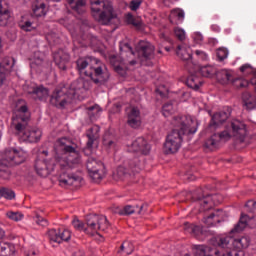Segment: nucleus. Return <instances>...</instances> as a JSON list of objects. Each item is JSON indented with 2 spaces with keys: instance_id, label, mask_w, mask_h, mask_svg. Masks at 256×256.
Here are the masks:
<instances>
[{
  "instance_id": "nucleus-1",
  "label": "nucleus",
  "mask_w": 256,
  "mask_h": 256,
  "mask_svg": "<svg viewBox=\"0 0 256 256\" xmlns=\"http://www.w3.org/2000/svg\"><path fill=\"white\" fill-rule=\"evenodd\" d=\"M55 145L59 151H62L63 155H67L66 161H60V169L62 170L58 178L60 187H81L83 178L71 172L73 167L81 165L79 146L67 137L59 138Z\"/></svg>"
},
{
  "instance_id": "nucleus-2",
  "label": "nucleus",
  "mask_w": 256,
  "mask_h": 256,
  "mask_svg": "<svg viewBox=\"0 0 256 256\" xmlns=\"http://www.w3.org/2000/svg\"><path fill=\"white\" fill-rule=\"evenodd\" d=\"M172 125L176 127L167 136L164 144V151L167 154L177 153L183 143V135H193L197 133V121L191 116H174Z\"/></svg>"
},
{
  "instance_id": "nucleus-3",
  "label": "nucleus",
  "mask_w": 256,
  "mask_h": 256,
  "mask_svg": "<svg viewBox=\"0 0 256 256\" xmlns=\"http://www.w3.org/2000/svg\"><path fill=\"white\" fill-rule=\"evenodd\" d=\"M29 121H31V112L26 104L18 107L16 113L12 116V127L20 141L24 143H37L41 140V130L29 129Z\"/></svg>"
},
{
  "instance_id": "nucleus-4",
  "label": "nucleus",
  "mask_w": 256,
  "mask_h": 256,
  "mask_svg": "<svg viewBox=\"0 0 256 256\" xmlns=\"http://www.w3.org/2000/svg\"><path fill=\"white\" fill-rule=\"evenodd\" d=\"M76 69L80 75L89 77L92 83L101 87L109 81V71L105 65H100L97 58L91 56L80 57L76 60Z\"/></svg>"
},
{
  "instance_id": "nucleus-5",
  "label": "nucleus",
  "mask_w": 256,
  "mask_h": 256,
  "mask_svg": "<svg viewBox=\"0 0 256 256\" xmlns=\"http://www.w3.org/2000/svg\"><path fill=\"white\" fill-rule=\"evenodd\" d=\"M72 225L76 231H84L87 235H95V233H99V231L105 232L111 227L107 216L97 214H89L86 216V226L85 223L78 218L73 219Z\"/></svg>"
},
{
  "instance_id": "nucleus-6",
  "label": "nucleus",
  "mask_w": 256,
  "mask_h": 256,
  "mask_svg": "<svg viewBox=\"0 0 256 256\" xmlns=\"http://www.w3.org/2000/svg\"><path fill=\"white\" fill-rule=\"evenodd\" d=\"M92 16L101 25H109L117 17L109 0H90Z\"/></svg>"
},
{
  "instance_id": "nucleus-7",
  "label": "nucleus",
  "mask_w": 256,
  "mask_h": 256,
  "mask_svg": "<svg viewBox=\"0 0 256 256\" xmlns=\"http://www.w3.org/2000/svg\"><path fill=\"white\" fill-rule=\"evenodd\" d=\"M24 162L25 156L21 152L15 149L5 150L0 160V179L5 181L11 179V170L9 168L13 167V165H21Z\"/></svg>"
},
{
  "instance_id": "nucleus-8",
  "label": "nucleus",
  "mask_w": 256,
  "mask_h": 256,
  "mask_svg": "<svg viewBox=\"0 0 256 256\" xmlns=\"http://www.w3.org/2000/svg\"><path fill=\"white\" fill-rule=\"evenodd\" d=\"M211 245H218L222 249H229V245H233L237 251H243L251 245V238L249 236H242L241 238L233 239L230 236H216L210 239Z\"/></svg>"
},
{
  "instance_id": "nucleus-9",
  "label": "nucleus",
  "mask_w": 256,
  "mask_h": 256,
  "mask_svg": "<svg viewBox=\"0 0 256 256\" xmlns=\"http://www.w3.org/2000/svg\"><path fill=\"white\" fill-rule=\"evenodd\" d=\"M86 168L94 183L101 182L103 177H105V164H103L101 160H97L93 157L88 158L86 162Z\"/></svg>"
},
{
  "instance_id": "nucleus-10",
  "label": "nucleus",
  "mask_w": 256,
  "mask_h": 256,
  "mask_svg": "<svg viewBox=\"0 0 256 256\" xmlns=\"http://www.w3.org/2000/svg\"><path fill=\"white\" fill-rule=\"evenodd\" d=\"M73 101L67 88H56L50 96V105L57 107V109H65Z\"/></svg>"
},
{
  "instance_id": "nucleus-11",
  "label": "nucleus",
  "mask_w": 256,
  "mask_h": 256,
  "mask_svg": "<svg viewBox=\"0 0 256 256\" xmlns=\"http://www.w3.org/2000/svg\"><path fill=\"white\" fill-rule=\"evenodd\" d=\"M91 85L92 80H87L83 77H80L71 83L67 92L70 94L72 99H75V97H79V95H81V93L84 91H89V89H91Z\"/></svg>"
},
{
  "instance_id": "nucleus-12",
  "label": "nucleus",
  "mask_w": 256,
  "mask_h": 256,
  "mask_svg": "<svg viewBox=\"0 0 256 256\" xmlns=\"http://www.w3.org/2000/svg\"><path fill=\"white\" fill-rule=\"evenodd\" d=\"M139 161L137 159L129 160L124 166H119L116 170V177L118 179H127L135 173H139L141 168H139Z\"/></svg>"
},
{
  "instance_id": "nucleus-13",
  "label": "nucleus",
  "mask_w": 256,
  "mask_h": 256,
  "mask_svg": "<svg viewBox=\"0 0 256 256\" xmlns=\"http://www.w3.org/2000/svg\"><path fill=\"white\" fill-rule=\"evenodd\" d=\"M136 53L140 61H151L155 57V46L148 41H140L136 46Z\"/></svg>"
},
{
  "instance_id": "nucleus-14",
  "label": "nucleus",
  "mask_w": 256,
  "mask_h": 256,
  "mask_svg": "<svg viewBox=\"0 0 256 256\" xmlns=\"http://www.w3.org/2000/svg\"><path fill=\"white\" fill-rule=\"evenodd\" d=\"M100 131L101 128L98 125H94L86 131L88 141L86 143V147L84 148L85 155H91L93 147H97L99 145Z\"/></svg>"
},
{
  "instance_id": "nucleus-15",
  "label": "nucleus",
  "mask_w": 256,
  "mask_h": 256,
  "mask_svg": "<svg viewBox=\"0 0 256 256\" xmlns=\"http://www.w3.org/2000/svg\"><path fill=\"white\" fill-rule=\"evenodd\" d=\"M35 171L40 177H49L55 171V160H45L38 158L35 161Z\"/></svg>"
},
{
  "instance_id": "nucleus-16",
  "label": "nucleus",
  "mask_w": 256,
  "mask_h": 256,
  "mask_svg": "<svg viewBox=\"0 0 256 256\" xmlns=\"http://www.w3.org/2000/svg\"><path fill=\"white\" fill-rule=\"evenodd\" d=\"M15 65V60L6 57L0 62V87L7 85L9 83V77L13 71Z\"/></svg>"
},
{
  "instance_id": "nucleus-17",
  "label": "nucleus",
  "mask_w": 256,
  "mask_h": 256,
  "mask_svg": "<svg viewBox=\"0 0 256 256\" xmlns=\"http://www.w3.org/2000/svg\"><path fill=\"white\" fill-rule=\"evenodd\" d=\"M231 135L235 137L240 143H245V137H247V125L241 120H232L231 124Z\"/></svg>"
},
{
  "instance_id": "nucleus-18",
  "label": "nucleus",
  "mask_w": 256,
  "mask_h": 256,
  "mask_svg": "<svg viewBox=\"0 0 256 256\" xmlns=\"http://www.w3.org/2000/svg\"><path fill=\"white\" fill-rule=\"evenodd\" d=\"M231 135L233 134L227 131H223L219 134H213L205 141L204 147H206V149H209V151H215V149L219 148V143H221L222 140L229 141V139H231Z\"/></svg>"
},
{
  "instance_id": "nucleus-19",
  "label": "nucleus",
  "mask_w": 256,
  "mask_h": 256,
  "mask_svg": "<svg viewBox=\"0 0 256 256\" xmlns=\"http://www.w3.org/2000/svg\"><path fill=\"white\" fill-rule=\"evenodd\" d=\"M127 125L131 127V129H139L141 127V110L137 107H132L127 112Z\"/></svg>"
},
{
  "instance_id": "nucleus-20",
  "label": "nucleus",
  "mask_w": 256,
  "mask_h": 256,
  "mask_svg": "<svg viewBox=\"0 0 256 256\" xmlns=\"http://www.w3.org/2000/svg\"><path fill=\"white\" fill-rule=\"evenodd\" d=\"M132 149L135 153H142V155H149L151 153V145L143 137H138L132 143Z\"/></svg>"
},
{
  "instance_id": "nucleus-21",
  "label": "nucleus",
  "mask_w": 256,
  "mask_h": 256,
  "mask_svg": "<svg viewBox=\"0 0 256 256\" xmlns=\"http://www.w3.org/2000/svg\"><path fill=\"white\" fill-rule=\"evenodd\" d=\"M211 246H197L195 249L196 255L199 256H222L221 251L217 249V247H221L219 245H213L210 243Z\"/></svg>"
},
{
  "instance_id": "nucleus-22",
  "label": "nucleus",
  "mask_w": 256,
  "mask_h": 256,
  "mask_svg": "<svg viewBox=\"0 0 256 256\" xmlns=\"http://www.w3.org/2000/svg\"><path fill=\"white\" fill-rule=\"evenodd\" d=\"M201 194V190H198L197 193L193 194V199L194 201H199V205L201 206L200 209L201 211H209L211 207H213V202L211 195H202V196H197Z\"/></svg>"
},
{
  "instance_id": "nucleus-23",
  "label": "nucleus",
  "mask_w": 256,
  "mask_h": 256,
  "mask_svg": "<svg viewBox=\"0 0 256 256\" xmlns=\"http://www.w3.org/2000/svg\"><path fill=\"white\" fill-rule=\"evenodd\" d=\"M71 56L67 52L58 51L54 54L55 64L61 69V71H67V63H69Z\"/></svg>"
},
{
  "instance_id": "nucleus-24",
  "label": "nucleus",
  "mask_w": 256,
  "mask_h": 256,
  "mask_svg": "<svg viewBox=\"0 0 256 256\" xmlns=\"http://www.w3.org/2000/svg\"><path fill=\"white\" fill-rule=\"evenodd\" d=\"M32 95L33 99L38 100V101H47V97H49V89L46 87L40 85L36 86L32 89L30 92Z\"/></svg>"
},
{
  "instance_id": "nucleus-25",
  "label": "nucleus",
  "mask_w": 256,
  "mask_h": 256,
  "mask_svg": "<svg viewBox=\"0 0 256 256\" xmlns=\"http://www.w3.org/2000/svg\"><path fill=\"white\" fill-rule=\"evenodd\" d=\"M231 116V111L227 110L225 111H220L215 113L212 116V123H210V127H215L217 125H222V123H225L227 119Z\"/></svg>"
},
{
  "instance_id": "nucleus-26",
  "label": "nucleus",
  "mask_w": 256,
  "mask_h": 256,
  "mask_svg": "<svg viewBox=\"0 0 256 256\" xmlns=\"http://www.w3.org/2000/svg\"><path fill=\"white\" fill-rule=\"evenodd\" d=\"M243 107L247 111H252V109H256V98L251 95L249 92H244L242 94Z\"/></svg>"
},
{
  "instance_id": "nucleus-27",
  "label": "nucleus",
  "mask_w": 256,
  "mask_h": 256,
  "mask_svg": "<svg viewBox=\"0 0 256 256\" xmlns=\"http://www.w3.org/2000/svg\"><path fill=\"white\" fill-rule=\"evenodd\" d=\"M176 55L182 61H189L193 57V52L191 51V47L185 45H178L176 50Z\"/></svg>"
},
{
  "instance_id": "nucleus-28",
  "label": "nucleus",
  "mask_w": 256,
  "mask_h": 256,
  "mask_svg": "<svg viewBox=\"0 0 256 256\" xmlns=\"http://www.w3.org/2000/svg\"><path fill=\"white\" fill-rule=\"evenodd\" d=\"M186 85L194 91H198L199 87L203 85V79L199 77V74H191L186 80Z\"/></svg>"
},
{
  "instance_id": "nucleus-29",
  "label": "nucleus",
  "mask_w": 256,
  "mask_h": 256,
  "mask_svg": "<svg viewBox=\"0 0 256 256\" xmlns=\"http://www.w3.org/2000/svg\"><path fill=\"white\" fill-rule=\"evenodd\" d=\"M71 9L78 13V15H83L85 13V5L87 0H67Z\"/></svg>"
},
{
  "instance_id": "nucleus-30",
  "label": "nucleus",
  "mask_w": 256,
  "mask_h": 256,
  "mask_svg": "<svg viewBox=\"0 0 256 256\" xmlns=\"http://www.w3.org/2000/svg\"><path fill=\"white\" fill-rule=\"evenodd\" d=\"M217 81L218 83H221V85H229L231 81H233V75L229 73L227 70H221L218 73H216Z\"/></svg>"
},
{
  "instance_id": "nucleus-31",
  "label": "nucleus",
  "mask_w": 256,
  "mask_h": 256,
  "mask_svg": "<svg viewBox=\"0 0 256 256\" xmlns=\"http://www.w3.org/2000/svg\"><path fill=\"white\" fill-rule=\"evenodd\" d=\"M183 230L185 233H189L190 235H193L194 237H198V235H201L202 229L200 226H197L195 224H191L189 222H185L183 224Z\"/></svg>"
},
{
  "instance_id": "nucleus-32",
  "label": "nucleus",
  "mask_w": 256,
  "mask_h": 256,
  "mask_svg": "<svg viewBox=\"0 0 256 256\" xmlns=\"http://www.w3.org/2000/svg\"><path fill=\"white\" fill-rule=\"evenodd\" d=\"M246 227H247V215L242 214L239 222L230 231V235H233V233H241V231H245Z\"/></svg>"
},
{
  "instance_id": "nucleus-33",
  "label": "nucleus",
  "mask_w": 256,
  "mask_h": 256,
  "mask_svg": "<svg viewBox=\"0 0 256 256\" xmlns=\"http://www.w3.org/2000/svg\"><path fill=\"white\" fill-rule=\"evenodd\" d=\"M9 19H11V12L9 11V9L4 8L0 2V25H2V27H5V25L9 23Z\"/></svg>"
},
{
  "instance_id": "nucleus-34",
  "label": "nucleus",
  "mask_w": 256,
  "mask_h": 256,
  "mask_svg": "<svg viewBox=\"0 0 256 256\" xmlns=\"http://www.w3.org/2000/svg\"><path fill=\"white\" fill-rule=\"evenodd\" d=\"M33 14L35 15V17H45V15H47L45 3L41 2L35 4L33 7Z\"/></svg>"
},
{
  "instance_id": "nucleus-35",
  "label": "nucleus",
  "mask_w": 256,
  "mask_h": 256,
  "mask_svg": "<svg viewBox=\"0 0 256 256\" xmlns=\"http://www.w3.org/2000/svg\"><path fill=\"white\" fill-rule=\"evenodd\" d=\"M199 75H202V77H208L211 78L213 75L217 74V69L213 66H203L200 68Z\"/></svg>"
},
{
  "instance_id": "nucleus-36",
  "label": "nucleus",
  "mask_w": 256,
  "mask_h": 256,
  "mask_svg": "<svg viewBox=\"0 0 256 256\" xmlns=\"http://www.w3.org/2000/svg\"><path fill=\"white\" fill-rule=\"evenodd\" d=\"M135 251V247L131 242H123L122 245L120 246V251L119 253H123L124 255H131Z\"/></svg>"
},
{
  "instance_id": "nucleus-37",
  "label": "nucleus",
  "mask_w": 256,
  "mask_h": 256,
  "mask_svg": "<svg viewBox=\"0 0 256 256\" xmlns=\"http://www.w3.org/2000/svg\"><path fill=\"white\" fill-rule=\"evenodd\" d=\"M126 23L128 25H133V27H136L137 29L141 28L142 25L141 19L135 18L131 13L126 14Z\"/></svg>"
},
{
  "instance_id": "nucleus-38",
  "label": "nucleus",
  "mask_w": 256,
  "mask_h": 256,
  "mask_svg": "<svg viewBox=\"0 0 256 256\" xmlns=\"http://www.w3.org/2000/svg\"><path fill=\"white\" fill-rule=\"evenodd\" d=\"M236 89H245L249 87V81L243 79V78H232V81L230 82Z\"/></svg>"
},
{
  "instance_id": "nucleus-39",
  "label": "nucleus",
  "mask_w": 256,
  "mask_h": 256,
  "mask_svg": "<svg viewBox=\"0 0 256 256\" xmlns=\"http://www.w3.org/2000/svg\"><path fill=\"white\" fill-rule=\"evenodd\" d=\"M50 243H61L60 230L50 229L48 231Z\"/></svg>"
},
{
  "instance_id": "nucleus-40",
  "label": "nucleus",
  "mask_w": 256,
  "mask_h": 256,
  "mask_svg": "<svg viewBox=\"0 0 256 256\" xmlns=\"http://www.w3.org/2000/svg\"><path fill=\"white\" fill-rule=\"evenodd\" d=\"M17 253V249L14 244L4 243V250L2 256H15Z\"/></svg>"
},
{
  "instance_id": "nucleus-41",
  "label": "nucleus",
  "mask_w": 256,
  "mask_h": 256,
  "mask_svg": "<svg viewBox=\"0 0 256 256\" xmlns=\"http://www.w3.org/2000/svg\"><path fill=\"white\" fill-rule=\"evenodd\" d=\"M120 53L122 57L124 53H126V57H133L135 55V52L133 51V48L129 45V43H125L120 46Z\"/></svg>"
},
{
  "instance_id": "nucleus-42",
  "label": "nucleus",
  "mask_w": 256,
  "mask_h": 256,
  "mask_svg": "<svg viewBox=\"0 0 256 256\" xmlns=\"http://www.w3.org/2000/svg\"><path fill=\"white\" fill-rule=\"evenodd\" d=\"M171 16L176 17L180 23H183L185 20V11H183L181 8L173 9L171 10Z\"/></svg>"
},
{
  "instance_id": "nucleus-43",
  "label": "nucleus",
  "mask_w": 256,
  "mask_h": 256,
  "mask_svg": "<svg viewBox=\"0 0 256 256\" xmlns=\"http://www.w3.org/2000/svg\"><path fill=\"white\" fill-rule=\"evenodd\" d=\"M0 195L4 199H15V192L9 188H0Z\"/></svg>"
},
{
  "instance_id": "nucleus-44",
  "label": "nucleus",
  "mask_w": 256,
  "mask_h": 256,
  "mask_svg": "<svg viewBox=\"0 0 256 256\" xmlns=\"http://www.w3.org/2000/svg\"><path fill=\"white\" fill-rule=\"evenodd\" d=\"M110 134H105L103 137V145L106 149H113L115 148V141L111 139Z\"/></svg>"
},
{
  "instance_id": "nucleus-45",
  "label": "nucleus",
  "mask_w": 256,
  "mask_h": 256,
  "mask_svg": "<svg viewBox=\"0 0 256 256\" xmlns=\"http://www.w3.org/2000/svg\"><path fill=\"white\" fill-rule=\"evenodd\" d=\"M175 112V109H173V104L171 103H166L162 107V115L165 117H171L173 113Z\"/></svg>"
},
{
  "instance_id": "nucleus-46",
  "label": "nucleus",
  "mask_w": 256,
  "mask_h": 256,
  "mask_svg": "<svg viewBox=\"0 0 256 256\" xmlns=\"http://www.w3.org/2000/svg\"><path fill=\"white\" fill-rule=\"evenodd\" d=\"M216 55L219 61H225V59L229 57V50H227V48H218Z\"/></svg>"
},
{
  "instance_id": "nucleus-47",
  "label": "nucleus",
  "mask_w": 256,
  "mask_h": 256,
  "mask_svg": "<svg viewBox=\"0 0 256 256\" xmlns=\"http://www.w3.org/2000/svg\"><path fill=\"white\" fill-rule=\"evenodd\" d=\"M6 217L7 219H10V221H21L23 219V214L19 213V212H7L6 213Z\"/></svg>"
},
{
  "instance_id": "nucleus-48",
  "label": "nucleus",
  "mask_w": 256,
  "mask_h": 256,
  "mask_svg": "<svg viewBox=\"0 0 256 256\" xmlns=\"http://www.w3.org/2000/svg\"><path fill=\"white\" fill-rule=\"evenodd\" d=\"M213 218V216H211V214L205 218H203V222L205 223V225H207L208 227H213L215 225H217V223H221V220L219 219H215Z\"/></svg>"
},
{
  "instance_id": "nucleus-49",
  "label": "nucleus",
  "mask_w": 256,
  "mask_h": 256,
  "mask_svg": "<svg viewBox=\"0 0 256 256\" xmlns=\"http://www.w3.org/2000/svg\"><path fill=\"white\" fill-rule=\"evenodd\" d=\"M20 29H22V31H25L26 33H29L31 31H34L35 27L33 26V22L25 21L20 24Z\"/></svg>"
},
{
  "instance_id": "nucleus-50",
  "label": "nucleus",
  "mask_w": 256,
  "mask_h": 256,
  "mask_svg": "<svg viewBox=\"0 0 256 256\" xmlns=\"http://www.w3.org/2000/svg\"><path fill=\"white\" fill-rule=\"evenodd\" d=\"M120 213L121 215H133V213H137V209L136 206L126 205Z\"/></svg>"
},
{
  "instance_id": "nucleus-51",
  "label": "nucleus",
  "mask_w": 256,
  "mask_h": 256,
  "mask_svg": "<svg viewBox=\"0 0 256 256\" xmlns=\"http://www.w3.org/2000/svg\"><path fill=\"white\" fill-rule=\"evenodd\" d=\"M241 73H245V75H250V73H255L253 66L250 64H244L240 67Z\"/></svg>"
},
{
  "instance_id": "nucleus-52",
  "label": "nucleus",
  "mask_w": 256,
  "mask_h": 256,
  "mask_svg": "<svg viewBox=\"0 0 256 256\" xmlns=\"http://www.w3.org/2000/svg\"><path fill=\"white\" fill-rule=\"evenodd\" d=\"M69 239H71V231L60 230V243H63V241H69Z\"/></svg>"
},
{
  "instance_id": "nucleus-53",
  "label": "nucleus",
  "mask_w": 256,
  "mask_h": 256,
  "mask_svg": "<svg viewBox=\"0 0 256 256\" xmlns=\"http://www.w3.org/2000/svg\"><path fill=\"white\" fill-rule=\"evenodd\" d=\"M88 111V115L90 117V119H93V117H95V115H98L99 113V106L95 105V106H91L89 108H87Z\"/></svg>"
},
{
  "instance_id": "nucleus-54",
  "label": "nucleus",
  "mask_w": 256,
  "mask_h": 256,
  "mask_svg": "<svg viewBox=\"0 0 256 256\" xmlns=\"http://www.w3.org/2000/svg\"><path fill=\"white\" fill-rule=\"evenodd\" d=\"M222 256H245V252L236 249V250L228 251L222 254Z\"/></svg>"
},
{
  "instance_id": "nucleus-55",
  "label": "nucleus",
  "mask_w": 256,
  "mask_h": 256,
  "mask_svg": "<svg viewBox=\"0 0 256 256\" xmlns=\"http://www.w3.org/2000/svg\"><path fill=\"white\" fill-rule=\"evenodd\" d=\"M174 33H175V36L177 37V39H179V41H185V30L176 28L174 30Z\"/></svg>"
},
{
  "instance_id": "nucleus-56",
  "label": "nucleus",
  "mask_w": 256,
  "mask_h": 256,
  "mask_svg": "<svg viewBox=\"0 0 256 256\" xmlns=\"http://www.w3.org/2000/svg\"><path fill=\"white\" fill-rule=\"evenodd\" d=\"M147 207H148V205L145 203L136 205V213H138V215H143L144 213L147 212Z\"/></svg>"
},
{
  "instance_id": "nucleus-57",
  "label": "nucleus",
  "mask_w": 256,
  "mask_h": 256,
  "mask_svg": "<svg viewBox=\"0 0 256 256\" xmlns=\"http://www.w3.org/2000/svg\"><path fill=\"white\" fill-rule=\"evenodd\" d=\"M141 3H143V0H132L130 2L131 11H137V9H139V7H141Z\"/></svg>"
},
{
  "instance_id": "nucleus-58",
  "label": "nucleus",
  "mask_w": 256,
  "mask_h": 256,
  "mask_svg": "<svg viewBox=\"0 0 256 256\" xmlns=\"http://www.w3.org/2000/svg\"><path fill=\"white\" fill-rule=\"evenodd\" d=\"M36 223L41 227H47L49 225V222L47 221V219L39 216L38 214L36 215Z\"/></svg>"
},
{
  "instance_id": "nucleus-59",
  "label": "nucleus",
  "mask_w": 256,
  "mask_h": 256,
  "mask_svg": "<svg viewBox=\"0 0 256 256\" xmlns=\"http://www.w3.org/2000/svg\"><path fill=\"white\" fill-rule=\"evenodd\" d=\"M195 55H197L198 59H201V61H207L208 59L207 53L201 50H196Z\"/></svg>"
},
{
  "instance_id": "nucleus-60",
  "label": "nucleus",
  "mask_w": 256,
  "mask_h": 256,
  "mask_svg": "<svg viewBox=\"0 0 256 256\" xmlns=\"http://www.w3.org/2000/svg\"><path fill=\"white\" fill-rule=\"evenodd\" d=\"M116 73H118L119 75H121L122 77H125V75L127 74V72L125 71V69H123V67L121 66H115L114 67Z\"/></svg>"
},
{
  "instance_id": "nucleus-61",
  "label": "nucleus",
  "mask_w": 256,
  "mask_h": 256,
  "mask_svg": "<svg viewBox=\"0 0 256 256\" xmlns=\"http://www.w3.org/2000/svg\"><path fill=\"white\" fill-rule=\"evenodd\" d=\"M214 219H219L218 217H223V210H215L210 214Z\"/></svg>"
},
{
  "instance_id": "nucleus-62",
  "label": "nucleus",
  "mask_w": 256,
  "mask_h": 256,
  "mask_svg": "<svg viewBox=\"0 0 256 256\" xmlns=\"http://www.w3.org/2000/svg\"><path fill=\"white\" fill-rule=\"evenodd\" d=\"M255 207L256 206V202L255 201H253V200H250V201H248L247 203H246V207Z\"/></svg>"
},
{
  "instance_id": "nucleus-63",
  "label": "nucleus",
  "mask_w": 256,
  "mask_h": 256,
  "mask_svg": "<svg viewBox=\"0 0 256 256\" xmlns=\"http://www.w3.org/2000/svg\"><path fill=\"white\" fill-rule=\"evenodd\" d=\"M0 239H5V230L0 227Z\"/></svg>"
},
{
  "instance_id": "nucleus-64",
  "label": "nucleus",
  "mask_w": 256,
  "mask_h": 256,
  "mask_svg": "<svg viewBox=\"0 0 256 256\" xmlns=\"http://www.w3.org/2000/svg\"><path fill=\"white\" fill-rule=\"evenodd\" d=\"M4 247L5 243H0V256H3Z\"/></svg>"
}]
</instances>
